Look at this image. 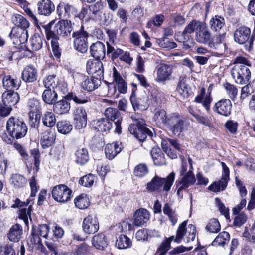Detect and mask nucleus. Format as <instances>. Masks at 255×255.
<instances>
[{
  "label": "nucleus",
  "instance_id": "nucleus-62",
  "mask_svg": "<svg viewBox=\"0 0 255 255\" xmlns=\"http://www.w3.org/2000/svg\"><path fill=\"white\" fill-rule=\"evenodd\" d=\"M44 86L47 89H53L56 85V75H50L46 77L43 81Z\"/></svg>",
  "mask_w": 255,
  "mask_h": 255
},
{
  "label": "nucleus",
  "instance_id": "nucleus-10",
  "mask_svg": "<svg viewBox=\"0 0 255 255\" xmlns=\"http://www.w3.org/2000/svg\"><path fill=\"white\" fill-rule=\"evenodd\" d=\"M142 123V121L141 122L137 120L135 123L130 124L128 127V130L130 133L141 141L146 138L147 135H152L151 131L144 127Z\"/></svg>",
  "mask_w": 255,
  "mask_h": 255
},
{
  "label": "nucleus",
  "instance_id": "nucleus-61",
  "mask_svg": "<svg viewBox=\"0 0 255 255\" xmlns=\"http://www.w3.org/2000/svg\"><path fill=\"white\" fill-rule=\"evenodd\" d=\"M148 172V168L145 164H140L137 165L134 170V175L139 177L145 176Z\"/></svg>",
  "mask_w": 255,
  "mask_h": 255
},
{
  "label": "nucleus",
  "instance_id": "nucleus-26",
  "mask_svg": "<svg viewBox=\"0 0 255 255\" xmlns=\"http://www.w3.org/2000/svg\"><path fill=\"white\" fill-rule=\"evenodd\" d=\"M90 52L95 59H103L105 57V46L101 42L93 43L90 47Z\"/></svg>",
  "mask_w": 255,
  "mask_h": 255
},
{
  "label": "nucleus",
  "instance_id": "nucleus-18",
  "mask_svg": "<svg viewBox=\"0 0 255 255\" xmlns=\"http://www.w3.org/2000/svg\"><path fill=\"white\" fill-rule=\"evenodd\" d=\"M82 228L86 234H93L96 232L99 228V222L96 217L89 215L83 220Z\"/></svg>",
  "mask_w": 255,
  "mask_h": 255
},
{
  "label": "nucleus",
  "instance_id": "nucleus-47",
  "mask_svg": "<svg viewBox=\"0 0 255 255\" xmlns=\"http://www.w3.org/2000/svg\"><path fill=\"white\" fill-rule=\"evenodd\" d=\"M27 106L29 110V118L33 119L34 116H36V113L41 109L39 102L36 99H29Z\"/></svg>",
  "mask_w": 255,
  "mask_h": 255
},
{
  "label": "nucleus",
  "instance_id": "nucleus-42",
  "mask_svg": "<svg viewBox=\"0 0 255 255\" xmlns=\"http://www.w3.org/2000/svg\"><path fill=\"white\" fill-rule=\"evenodd\" d=\"M43 45V39L38 34H35L30 40L29 51H37L40 49Z\"/></svg>",
  "mask_w": 255,
  "mask_h": 255
},
{
  "label": "nucleus",
  "instance_id": "nucleus-64",
  "mask_svg": "<svg viewBox=\"0 0 255 255\" xmlns=\"http://www.w3.org/2000/svg\"><path fill=\"white\" fill-rule=\"evenodd\" d=\"M94 176L90 174L81 177L79 180V183L85 187H90L94 184Z\"/></svg>",
  "mask_w": 255,
  "mask_h": 255
},
{
  "label": "nucleus",
  "instance_id": "nucleus-38",
  "mask_svg": "<svg viewBox=\"0 0 255 255\" xmlns=\"http://www.w3.org/2000/svg\"><path fill=\"white\" fill-rule=\"evenodd\" d=\"M209 25L213 31L219 32L225 25L224 18L220 16L215 15L210 20Z\"/></svg>",
  "mask_w": 255,
  "mask_h": 255
},
{
  "label": "nucleus",
  "instance_id": "nucleus-15",
  "mask_svg": "<svg viewBox=\"0 0 255 255\" xmlns=\"http://www.w3.org/2000/svg\"><path fill=\"white\" fill-rule=\"evenodd\" d=\"M156 80L157 82H164L169 79L172 73V66L164 63L157 65L155 68Z\"/></svg>",
  "mask_w": 255,
  "mask_h": 255
},
{
  "label": "nucleus",
  "instance_id": "nucleus-33",
  "mask_svg": "<svg viewBox=\"0 0 255 255\" xmlns=\"http://www.w3.org/2000/svg\"><path fill=\"white\" fill-rule=\"evenodd\" d=\"M100 82L99 79L84 77L81 83V87L85 90L92 91L98 88Z\"/></svg>",
  "mask_w": 255,
  "mask_h": 255
},
{
  "label": "nucleus",
  "instance_id": "nucleus-11",
  "mask_svg": "<svg viewBox=\"0 0 255 255\" xmlns=\"http://www.w3.org/2000/svg\"><path fill=\"white\" fill-rule=\"evenodd\" d=\"M72 190L64 184L54 186L52 191L53 198L57 202L65 203L70 200Z\"/></svg>",
  "mask_w": 255,
  "mask_h": 255
},
{
  "label": "nucleus",
  "instance_id": "nucleus-23",
  "mask_svg": "<svg viewBox=\"0 0 255 255\" xmlns=\"http://www.w3.org/2000/svg\"><path fill=\"white\" fill-rule=\"evenodd\" d=\"M59 16L63 17H70L77 13L76 9L72 5L65 2L60 3L57 7Z\"/></svg>",
  "mask_w": 255,
  "mask_h": 255
},
{
  "label": "nucleus",
  "instance_id": "nucleus-21",
  "mask_svg": "<svg viewBox=\"0 0 255 255\" xmlns=\"http://www.w3.org/2000/svg\"><path fill=\"white\" fill-rule=\"evenodd\" d=\"M37 6L38 13L41 15L48 16L55 10L54 4L50 0H41Z\"/></svg>",
  "mask_w": 255,
  "mask_h": 255
},
{
  "label": "nucleus",
  "instance_id": "nucleus-56",
  "mask_svg": "<svg viewBox=\"0 0 255 255\" xmlns=\"http://www.w3.org/2000/svg\"><path fill=\"white\" fill-rule=\"evenodd\" d=\"M163 213L167 215L173 225L177 221V215L174 211H173L168 204H165L163 209Z\"/></svg>",
  "mask_w": 255,
  "mask_h": 255
},
{
  "label": "nucleus",
  "instance_id": "nucleus-52",
  "mask_svg": "<svg viewBox=\"0 0 255 255\" xmlns=\"http://www.w3.org/2000/svg\"><path fill=\"white\" fill-rule=\"evenodd\" d=\"M105 115L108 119L111 121H115L119 119H122L120 113L116 108L109 107L107 108L105 111Z\"/></svg>",
  "mask_w": 255,
  "mask_h": 255
},
{
  "label": "nucleus",
  "instance_id": "nucleus-5",
  "mask_svg": "<svg viewBox=\"0 0 255 255\" xmlns=\"http://www.w3.org/2000/svg\"><path fill=\"white\" fill-rule=\"evenodd\" d=\"M27 129L26 124L18 118L12 116L7 121L6 130L12 138L18 139L24 137Z\"/></svg>",
  "mask_w": 255,
  "mask_h": 255
},
{
  "label": "nucleus",
  "instance_id": "nucleus-37",
  "mask_svg": "<svg viewBox=\"0 0 255 255\" xmlns=\"http://www.w3.org/2000/svg\"><path fill=\"white\" fill-rule=\"evenodd\" d=\"M55 139V134L50 130L42 134L40 143L43 148H46L51 146L54 143Z\"/></svg>",
  "mask_w": 255,
  "mask_h": 255
},
{
  "label": "nucleus",
  "instance_id": "nucleus-49",
  "mask_svg": "<svg viewBox=\"0 0 255 255\" xmlns=\"http://www.w3.org/2000/svg\"><path fill=\"white\" fill-rule=\"evenodd\" d=\"M57 128L58 132L63 134L69 133L73 129V126L70 122L65 120L58 122Z\"/></svg>",
  "mask_w": 255,
  "mask_h": 255
},
{
  "label": "nucleus",
  "instance_id": "nucleus-63",
  "mask_svg": "<svg viewBox=\"0 0 255 255\" xmlns=\"http://www.w3.org/2000/svg\"><path fill=\"white\" fill-rule=\"evenodd\" d=\"M64 235L63 229L56 225L53 229L52 232L49 234V239L54 241H56L58 238H61Z\"/></svg>",
  "mask_w": 255,
  "mask_h": 255
},
{
  "label": "nucleus",
  "instance_id": "nucleus-14",
  "mask_svg": "<svg viewBox=\"0 0 255 255\" xmlns=\"http://www.w3.org/2000/svg\"><path fill=\"white\" fill-rule=\"evenodd\" d=\"M196 179L192 171L188 170L181 179L176 181L177 195L180 196L181 191L193 185Z\"/></svg>",
  "mask_w": 255,
  "mask_h": 255
},
{
  "label": "nucleus",
  "instance_id": "nucleus-50",
  "mask_svg": "<svg viewBox=\"0 0 255 255\" xmlns=\"http://www.w3.org/2000/svg\"><path fill=\"white\" fill-rule=\"evenodd\" d=\"M177 91L183 98H187L191 94L190 87L186 83L185 80L184 79L180 80L179 82Z\"/></svg>",
  "mask_w": 255,
  "mask_h": 255
},
{
  "label": "nucleus",
  "instance_id": "nucleus-25",
  "mask_svg": "<svg viewBox=\"0 0 255 255\" xmlns=\"http://www.w3.org/2000/svg\"><path fill=\"white\" fill-rule=\"evenodd\" d=\"M91 244L92 246L96 249L104 250L107 247L108 241L104 234L99 233L92 237Z\"/></svg>",
  "mask_w": 255,
  "mask_h": 255
},
{
  "label": "nucleus",
  "instance_id": "nucleus-41",
  "mask_svg": "<svg viewBox=\"0 0 255 255\" xmlns=\"http://www.w3.org/2000/svg\"><path fill=\"white\" fill-rule=\"evenodd\" d=\"M43 101L47 104H53L57 99L58 95L54 90L45 89L42 95Z\"/></svg>",
  "mask_w": 255,
  "mask_h": 255
},
{
  "label": "nucleus",
  "instance_id": "nucleus-24",
  "mask_svg": "<svg viewBox=\"0 0 255 255\" xmlns=\"http://www.w3.org/2000/svg\"><path fill=\"white\" fill-rule=\"evenodd\" d=\"M2 102L3 104L12 107L19 102L20 97L17 92L12 90H7L2 95Z\"/></svg>",
  "mask_w": 255,
  "mask_h": 255
},
{
  "label": "nucleus",
  "instance_id": "nucleus-28",
  "mask_svg": "<svg viewBox=\"0 0 255 255\" xmlns=\"http://www.w3.org/2000/svg\"><path fill=\"white\" fill-rule=\"evenodd\" d=\"M65 97L66 100H73L77 104H84L90 101V98L82 92L69 93Z\"/></svg>",
  "mask_w": 255,
  "mask_h": 255
},
{
  "label": "nucleus",
  "instance_id": "nucleus-43",
  "mask_svg": "<svg viewBox=\"0 0 255 255\" xmlns=\"http://www.w3.org/2000/svg\"><path fill=\"white\" fill-rule=\"evenodd\" d=\"M230 236L228 232L223 231L220 233L212 242L213 246H223L228 243Z\"/></svg>",
  "mask_w": 255,
  "mask_h": 255
},
{
  "label": "nucleus",
  "instance_id": "nucleus-16",
  "mask_svg": "<svg viewBox=\"0 0 255 255\" xmlns=\"http://www.w3.org/2000/svg\"><path fill=\"white\" fill-rule=\"evenodd\" d=\"M75 126L77 129L86 127L87 122V115L86 110L82 107L76 108L73 112Z\"/></svg>",
  "mask_w": 255,
  "mask_h": 255
},
{
  "label": "nucleus",
  "instance_id": "nucleus-35",
  "mask_svg": "<svg viewBox=\"0 0 255 255\" xmlns=\"http://www.w3.org/2000/svg\"><path fill=\"white\" fill-rule=\"evenodd\" d=\"M70 108V103L66 99L61 100L54 103L53 107L54 112L59 115L68 113Z\"/></svg>",
  "mask_w": 255,
  "mask_h": 255
},
{
  "label": "nucleus",
  "instance_id": "nucleus-6",
  "mask_svg": "<svg viewBox=\"0 0 255 255\" xmlns=\"http://www.w3.org/2000/svg\"><path fill=\"white\" fill-rule=\"evenodd\" d=\"M175 173L173 172L170 173L166 178H160L155 176L147 184V189L151 191H158L162 186L163 191L167 192L170 190L175 180Z\"/></svg>",
  "mask_w": 255,
  "mask_h": 255
},
{
  "label": "nucleus",
  "instance_id": "nucleus-9",
  "mask_svg": "<svg viewBox=\"0 0 255 255\" xmlns=\"http://www.w3.org/2000/svg\"><path fill=\"white\" fill-rule=\"evenodd\" d=\"M72 37L74 38V46L75 48L82 53H86L88 50L87 38L88 33L84 29L82 26L80 30L74 32Z\"/></svg>",
  "mask_w": 255,
  "mask_h": 255
},
{
  "label": "nucleus",
  "instance_id": "nucleus-48",
  "mask_svg": "<svg viewBox=\"0 0 255 255\" xmlns=\"http://www.w3.org/2000/svg\"><path fill=\"white\" fill-rule=\"evenodd\" d=\"M75 206L80 209L87 208L89 205V200L87 195L82 194L74 200Z\"/></svg>",
  "mask_w": 255,
  "mask_h": 255
},
{
  "label": "nucleus",
  "instance_id": "nucleus-20",
  "mask_svg": "<svg viewBox=\"0 0 255 255\" xmlns=\"http://www.w3.org/2000/svg\"><path fill=\"white\" fill-rule=\"evenodd\" d=\"M251 37V30L246 26L239 27L234 32V38L236 42L243 44L249 41Z\"/></svg>",
  "mask_w": 255,
  "mask_h": 255
},
{
  "label": "nucleus",
  "instance_id": "nucleus-30",
  "mask_svg": "<svg viewBox=\"0 0 255 255\" xmlns=\"http://www.w3.org/2000/svg\"><path fill=\"white\" fill-rule=\"evenodd\" d=\"M37 70L32 66L26 67L22 73V78L26 82H33L36 80Z\"/></svg>",
  "mask_w": 255,
  "mask_h": 255
},
{
  "label": "nucleus",
  "instance_id": "nucleus-34",
  "mask_svg": "<svg viewBox=\"0 0 255 255\" xmlns=\"http://www.w3.org/2000/svg\"><path fill=\"white\" fill-rule=\"evenodd\" d=\"M113 77L114 80L117 85V88L120 93L125 94L127 91V85L125 80L118 72L115 67L113 69Z\"/></svg>",
  "mask_w": 255,
  "mask_h": 255
},
{
  "label": "nucleus",
  "instance_id": "nucleus-29",
  "mask_svg": "<svg viewBox=\"0 0 255 255\" xmlns=\"http://www.w3.org/2000/svg\"><path fill=\"white\" fill-rule=\"evenodd\" d=\"M2 82L4 88L7 90H17L20 87L21 83L20 80L10 75L4 76Z\"/></svg>",
  "mask_w": 255,
  "mask_h": 255
},
{
  "label": "nucleus",
  "instance_id": "nucleus-55",
  "mask_svg": "<svg viewBox=\"0 0 255 255\" xmlns=\"http://www.w3.org/2000/svg\"><path fill=\"white\" fill-rule=\"evenodd\" d=\"M156 43L161 48L167 50L171 49L177 47L176 44L170 41L168 38L164 37L156 40Z\"/></svg>",
  "mask_w": 255,
  "mask_h": 255
},
{
  "label": "nucleus",
  "instance_id": "nucleus-13",
  "mask_svg": "<svg viewBox=\"0 0 255 255\" xmlns=\"http://www.w3.org/2000/svg\"><path fill=\"white\" fill-rule=\"evenodd\" d=\"M222 167V176L220 180L214 182L208 187L210 191L217 192L225 189L229 180V169L224 162H221Z\"/></svg>",
  "mask_w": 255,
  "mask_h": 255
},
{
  "label": "nucleus",
  "instance_id": "nucleus-46",
  "mask_svg": "<svg viewBox=\"0 0 255 255\" xmlns=\"http://www.w3.org/2000/svg\"><path fill=\"white\" fill-rule=\"evenodd\" d=\"M131 245V241L128 236L125 235H121L117 239L116 246L119 249L129 248Z\"/></svg>",
  "mask_w": 255,
  "mask_h": 255
},
{
  "label": "nucleus",
  "instance_id": "nucleus-51",
  "mask_svg": "<svg viewBox=\"0 0 255 255\" xmlns=\"http://www.w3.org/2000/svg\"><path fill=\"white\" fill-rule=\"evenodd\" d=\"M55 115L51 112H46L42 117L43 124L48 127H52L56 123Z\"/></svg>",
  "mask_w": 255,
  "mask_h": 255
},
{
  "label": "nucleus",
  "instance_id": "nucleus-31",
  "mask_svg": "<svg viewBox=\"0 0 255 255\" xmlns=\"http://www.w3.org/2000/svg\"><path fill=\"white\" fill-rule=\"evenodd\" d=\"M93 125L95 128L100 132H106L109 131L112 127V124L108 119L100 118L93 121Z\"/></svg>",
  "mask_w": 255,
  "mask_h": 255
},
{
  "label": "nucleus",
  "instance_id": "nucleus-4",
  "mask_svg": "<svg viewBox=\"0 0 255 255\" xmlns=\"http://www.w3.org/2000/svg\"><path fill=\"white\" fill-rule=\"evenodd\" d=\"M47 38L58 39V35L67 36L72 30V23L69 20H60L54 25L53 23L45 26Z\"/></svg>",
  "mask_w": 255,
  "mask_h": 255
},
{
  "label": "nucleus",
  "instance_id": "nucleus-2",
  "mask_svg": "<svg viewBox=\"0 0 255 255\" xmlns=\"http://www.w3.org/2000/svg\"><path fill=\"white\" fill-rule=\"evenodd\" d=\"M195 33V40L200 44H207L212 34L206 23L193 20L185 27L183 34Z\"/></svg>",
  "mask_w": 255,
  "mask_h": 255
},
{
  "label": "nucleus",
  "instance_id": "nucleus-7",
  "mask_svg": "<svg viewBox=\"0 0 255 255\" xmlns=\"http://www.w3.org/2000/svg\"><path fill=\"white\" fill-rule=\"evenodd\" d=\"M150 217V213L148 210L144 208L139 209L134 214L133 224L129 223L127 219L123 222L122 226L128 225V230H131L134 225L137 227L143 226L149 220Z\"/></svg>",
  "mask_w": 255,
  "mask_h": 255
},
{
  "label": "nucleus",
  "instance_id": "nucleus-44",
  "mask_svg": "<svg viewBox=\"0 0 255 255\" xmlns=\"http://www.w3.org/2000/svg\"><path fill=\"white\" fill-rule=\"evenodd\" d=\"M76 162L80 165H83L89 160V155L88 151L85 148L78 149L75 153Z\"/></svg>",
  "mask_w": 255,
  "mask_h": 255
},
{
  "label": "nucleus",
  "instance_id": "nucleus-45",
  "mask_svg": "<svg viewBox=\"0 0 255 255\" xmlns=\"http://www.w3.org/2000/svg\"><path fill=\"white\" fill-rule=\"evenodd\" d=\"M31 237L30 238L28 244L32 246L33 248L40 250L42 251L43 246L41 243V239L38 233L36 232V229L33 228L31 234Z\"/></svg>",
  "mask_w": 255,
  "mask_h": 255
},
{
  "label": "nucleus",
  "instance_id": "nucleus-1",
  "mask_svg": "<svg viewBox=\"0 0 255 255\" xmlns=\"http://www.w3.org/2000/svg\"><path fill=\"white\" fill-rule=\"evenodd\" d=\"M187 223V221H184L179 226L175 238L171 236L162 243L158 250L159 255H164L169 250L171 241L173 240L178 243L182 240L187 243L194 240L196 236V228L192 224H189L186 227Z\"/></svg>",
  "mask_w": 255,
  "mask_h": 255
},
{
  "label": "nucleus",
  "instance_id": "nucleus-39",
  "mask_svg": "<svg viewBox=\"0 0 255 255\" xmlns=\"http://www.w3.org/2000/svg\"><path fill=\"white\" fill-rule=\"evenodd\" d=\"M170 117V114L167 115L164 109H156L155 110L153 119L157 123L163 124L165 126Z\"/></svg>",
  "mask_w": 255,
  "mask_h": 255
},
{
  "label": "nucleus",
  "instance_id": "nucleus-3",
  "mask_svg": "<svg viewBox=\"0 0 255 255\" xmlns=\"http://www.w3.org/2000/svg\"><path fill=\"white\" fill-rule=\"evenodd\" d=\"M251 65L245 58L237 57L231 70V75L236 83L243 85L248 83L251 78Z\"/></svg>",
  "mask_w": 255,
  "mask_h": 255
},
{
  "label": "nucleus",
  "instance_id": "nucleus-8",
  "mask_svg": "<svg viewBox=\"0 0 255 255\" xmlns=\"http://www.w3.org/2000/svg\"><path fill=\"white\" fill-rule=\"evenodd\" d=\"M165 126L175 135H179L185 128L183 120L177 113L170 114V117Z\"/></svg>",
  "mask_w": 255,
  "mask_h": 255
},
{
  "label": "nucleus",
  "instance_id": "nucleus-36",
  "mask_svg": "<svg viewBox=\"0 0 255 255\" xmlns=\"http://www.w3.org/2000/svg\"><path fill=\"white\" fill-rule=\"evenodd\" d=\"M151 155L155 165L161 166L166 164L164 154L159 148L153 147L151 150Z\"/></svg>",
  "mask_w": 255,
  "mask_h": 255
},
{
  "label": "nucleus",
  "instance_id": "nucleus-32",
  "mask_svg": "<svg viewBox=\"0 0 255 255\" xmlns=\"http://www.w3.org/2000/svg\"><path fill=\"white\" fill-rule=\"evenodd\" d=\"M9 182L13 188L19 189L25 186L27 184V179L23 175L15 173L11 175Z\"/></svg>",
  "mask_w": 255,
  "mask_h": 255
},
{
  "label": "nucleus",
  "instance_id": "nucleus-59",
  "mask_svg": "<svg viewBox=\"0 0 255 255\" xmlns=\"http://www.w3.org/2000/svg\"><path fill=\"white\" fill-rule=\"evenodd\" d=\"M215 201L216 206L218 207L220 213L224 215L227 219H229L230 215L228 208L226 207L218 198H216Z\"/></svg>",
  "mask_w": 255,
  "mask_h": 255
},
{
  "label": "nucleus",
  "instance_id": "nucleus-12",
  "mask_svg": "<svg viewBox=\"0 0 255 255\" xmlns=\"http://www.w3.org/2000/svg\"><path fill=\"white\" fill-rule=\"evenodd\" d=\"M86 70L89 74H91L95 79L101 80L104 78L103 64L100 60L93 59L87 61Z\"/></svg>",
  "mask_w": 255,
  "mask_h": 255
},
{
  "label": "nucleus",
  "instance_id": "nucleus-54",
  "mask_svg": "<svg viewBox=\"0 0 255 255\" xmlns=\"http://www.w3.org/2000/svg\"><path fill=\"white\" fill-rule=\"evenodd\" d=\"M206 229L212 233H218L221 229L220 224L218 219L213 218L208 222Z\"/></svg>",
  "mask_w": 255,
  "mask_h": 255
},
{
  "label": "nucleus",
  "instance_id": "nucleus-60",
  "mask_svg": "<svg viewBox=\"0 0 255 255\" xmlns=\"http://www.w3.org/2000/svg\"><path fill=\"white\" fill-rule=\"evenodd\" d=\"M224 38V37L223 34L213 38H211L207 44L211 48L218 49L222 44Z\"/></svg>",
  "mask_w": 255,
  "mask_h": 255
},
{
  "label": "nucleus",
  "instance_id": "nucleus-22",
  "mask_svg": "<svg viewBox=\"0 0 255 255\" xmlns=\"http://www.w3.org/2000/svg\"><path fill=\"white\" fill-rule=\"evenodd\" d=\"M9 36L11 38H16V42L19 44L26 42L28 38V31L19 27H15L11 30Z\"/></svg>",
  "mask_w": 255,
  "mask_h": 255
},
{
  "label": "nucleus",
  "instance_id": "nucleus-40",
  "mask_svg": "<svg viewBox=\"0 0 255 255\" xmlns=\"http://www.w3.org/2000/svg\"><path fill=\"white\" fill-rule=\"evenodd\" d=\"M22 234V227L18 224H15L10 228L8 234V238L11 241L18 242L21 238Z\"/></svg>",
  "mask_w": 255,
  "mask_h": 255
},
{
  "label": "nucleus",
  "instance_id": "nucleus-17",
  "mask_svg": "<svg viewBox=\"0 0 255 255\" xmlns=\"http://www.w3.org/2000/svg\"><path fill=\"white\" fill-rule=\"evenodd\" d=\"M232 103L229 99H223L215 103L213 109L218 114L228 116L231 114Z\"/></svg>",
  "mask_w": 255,
  "mask_h": 255
},
{
  "label": "nucleus",
  "instance_id": "nucleus-58",
  "mask_svg": "<svg viewBox=\"0 0 255 255\" xmlns=\"http://www.w3.org/2000/svg\"><path fill=\"white\" fill-rule=\"evenodd\" d=\"M31 211L32 204H30L27 209L24 207L19 210V217L23 220L26 225L28 224V218L30 217Z\"/></svg>",
  "mask_w": 255,
  "mask_h": 255
},
{
  "label": "nucleus",
  "instance_id": "nucleus-27",
  "mask_svg": "<svg viewBox=\"0 0 255 255\" xmlns=\"http://www.w3.org/2000/svg\"><path fill=\"white\" fill-rule=\"evenodd\" d=\"M122 145L120 142H113L108 144L105 148V153L107 158L112 160L122 150Z\"/></svg>",
  "mask_w": 255,
  "mask_h": 255
},
{
  "label": "nucleus",
  "instance_id": "nucleus-57",
  "mask_svg": "<svg viewBox=\"0 0 255 255\" xmlns=\"http://www.w3.org/2000/svg\"><path fill=\"white\" fill-rule=\"evenodd\" d=\"M223 86L229 97L234 100L236 97L238 93L236 87L229 83H224Z\"/></svg>",
  "mask_w": 255,
  "mask_h": 255
},
{
  "label": "nucleus",
  "instance_id": "nucleus-19",
  "mask_svg": "<svg viewBox=\"0 0 255 255\" xmlns=\"http://www.w3.org/2000/svg\"><path fill=\"white\" fill-rule=\"evenodd\" d=\"M194 101L196 103L201 104L207 112L210 111L213 98L211 94L206 93L205 88L202 87L200 89L198 94L195 97Z\"/></svg>",
  "mask_w": 255,
  "mask_h": 255
},
{
  "label": "nucleus",
  "instance_id": "nucleus-53",
  "mask_svg": "<svg viewBox=\"0 0 255 255\" xmlns=\"http://www.w3.org/2000/svg\"><path fill=\"white\" fill-rule=\"evenodd\" d=\"M13 21L14 24L16 25V27H19L22 29H27L30 25L29 21L20 14L15 15Z\"/></svg>",
  "mask_w": 255,
  "mask_h": 255
}]
</instances>
